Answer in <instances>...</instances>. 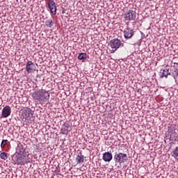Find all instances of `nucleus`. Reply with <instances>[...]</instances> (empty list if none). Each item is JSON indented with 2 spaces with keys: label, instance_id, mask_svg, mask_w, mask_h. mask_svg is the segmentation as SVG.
<instances>
[{
  "label": "nucleus",
  "instance_id": "obj_1",
  "mask_svg": "<svg viewBox=\"0 0 178 178\" xmlns=\"http://www.w3.org/2000/svg\"><path fill=\"white\" fill-rule=\"evenodd\" d=\"M32 98L35 102H45L47 99H49V93L44 89H40L32 93Z\"/></svg>",
  "mask_w": 178,
  "mask_h": 178
},
{
  "label": "nucleus",
  "instance_id": "obj_2",
  "mask_svg": "<svg viewBox=\"0 0 178 178\" xmlns=\"http://www.w3.org/2000/svg\"><path fill=\"white\" fill-rule=\"evenodd\" d=\"M31 162V159L29 157V154H17L15 159L17 165H23L24 163H29Z\"/></svg>",
  "mask_w": 178,
  "mask_h": 178
},
{
  "label": "nucleus",
  "instance_id": "obj_3",
  "mask_svg": "<svg viewBox=\"0 0 178 178\" xmlns=\"http://www.w3.org/2000/svg\"><path fill=\"white\" fill-rule=\"evenodd\" d=\"M108 45L113 49V52H111V54H113L115 51H118L120 47H124V44L122 43V40L118 38L111 40Z\"/></svg>",
  "mask_w": 178,
  "mask_h": 178
},
{
  "label": "nucleus",
  "instance_id": "obj_4",
  "mask_svg": "<svg viewBox=\"0 0 178 178\" xmlns=\"http://www.w3.org/2000/svg\"><path fill=\"white\" fill-rule=\"evenodd\" d=\"M34 114H33V111L30 108H26L22 109V116L25 120L28 122H33L34 120Z\"/></svg>",
  "mask_w": 178,
  "mask_h": 178
},
{
  "label": "nucleus",
  "instance_id": "obj_5",
  "mask_svg": "<svg viewBox=\"0 0 178 178\" xmlns=\"http://www.w3.org/2000/svg\"><path fill=\"white\" fill-rule=\"evenodd\" d=\"M128 157L127 154L122 152H115L114 155V161L115 163H124V162H127Z\"/></svg>",
  "mask_w": 178,
  "mask_h": 178
},
{
  "label": "nucleus",
  "instance_id": "obj_6",
  "mask_svg": "<svg viewBox=\"0 0 178 178\" xmlns=\"http://www.w3.org/2000/svg\"><path fill=\"white\" fill-rule=\"evenodd\" d=\"M136 10H129L124 15V20L128 23L129 22H134V20H136Z\"/></svg>",
  "mask_w": 178,
  "mask_h": 178
},
{
  "label": "nucleus",
  "instance_id": "obj_7",
  "mask_svg": "<svg viewBox=\"0 0 178 178\" xmlns=\"http://www.w3.org/2000/svg\"><path fill=\"white\" fill-rule=\"evenodd\" d=\"M124 38L125 40H130L133 38V36L134 35V30L131 29V28L127 26L124 30Z\"/></svg>",
  "mask_w": 178,
  "mask_h": 178
},
{
  "label": "nucleus",
  "instance_id": "obj_8",
  "mask_svg": "<svg viewBox=\"0 0 178 178\" xmlns=\"http://www.w3.org/2000/svg\"><path fill=\"white\" fill-rule=\"evenodd\" d=\"M168 133H170V137H172V138H177L178 129L176 128V125H171L168 128Z\"/></svg>",
  "mask_w": 178,
  "mask_h": 178
},
{
  "label": "nucleus",
  "instance_id": "obj_9",
  "mask_svg": "<svg viewBox=\"0 0 178 178\" xmlns=\"http://www.w3.org/2000/svg\"><path fill=\"white\" fill-rule=\"evenodd\" d=\"M48 8L52 15H56V3L55 1L50 0L48 2Z\"/></svg>",
  "mask_w": 178,
  "mask_h": 178
},
{
  "label": "nucleus",
  "instance_id": "obj_10",
  "mask_svg": "<svg viewBox=\"0 0 178 178\" xmlns=\"http://www.w3.org/2000/svg\"><path fill=\"white\" fill-rule=\"evenodd\" d=\"M26 70L28 73H33L35 72V65L33 61H28L26 66Z\"/></svg>",
  "mask_w": 178,
  "mask_h": 178
},
{
  "label": "nucleus",
  "instance_id": "obj_11",
  "mask_svg": "<svg viewBox=\"0 0 178 178\" xmlns=\"http://www.w3.org/2000/svg\"><path fill=\"white\" fill-rule=\"evenodd\" d=\"M16 152L17 155H25L26 154H29V152H26V149L22 143L17 145Z\"/></svg>",
  "mask_w": 178,
  "mask_h": 178
},
{
  "label": "nucleus",
  "instance_id": "obj_12",
  "mask_svg": "<svg viewBox=\"0 0 178 178\" xmlns=\"http://www.w3.org/2000/svg\"><path fill=\"white\" fill-rule=\"evenodd\" d=\"M10 113H12V109L10 108V106H6L2 110V118H9V116H10Z\"/></svg>",
  "mask_w": 178,
  "mask_h": 178
},
{
  "label": "nucleus",
  "instance_id": "obj_13",
  "mask_svg": "<svg viewBox=\"0 0 178 178\" xmlns=\"http://www.w3.org/2000/svg\"><path fill=\"white\" fill-rule=\"evenodd\" d=\"M61 131L63 134H69L70 131H72V128L70 127V124L69 123H64L63 125V128L61 129Z\"/></svg>",
  "mask_w": 178,
  "mask_h": 178
},
{
  "label": "nucleus",
  "instance_id": "obj_14",
  "mask_svg": "<svg viewBox=\"0 0 178 178\" xmlns=\"http://www.w3.org/2000/svg\"><path fill=\"white\" fill-rule=\"evenodd\" d=\"M113 158L112 153L109 152H106L103 154L102 159L104 162H111Z\"/></svg>",
  "mask_w": 178,
  "mask_h": 178
},
{
  "label": "nucleus",
  "instance_id": "obj_15",
  "mask_svg": "<svg viewBox=\"0 0 178 178\" xmlns=\"http://www.w3.org/2000/svg\"><path fill=\"white\" fill-rule=\"evenodd\" d=\"M160 79H163V77H165V79H168V76H170V72H169V69L165 68L164 70H161L159 72Z\"/></svg>",
  "mask_w": 178,
  "mask_h": 178
},
{
  "label": "nucleus",
  "instance_id": "obj_16",
  "mask_svg": "<svg viewBox=\"0 0 178 178\" xmlns=\"http://www.w3.org/2000/svg\"><path fill=\"white\" fill-rule=\"evenodd\" d=\"M76 163H83L84 162V156L83 154L77 155L76 158Z\"/></svg>",
  "mask_w": 178,
  "mask_h": 178
},
{
  "label": "nucleus",
  "instance_id": "obj_17",
  "mask_svg": "<svg viewBox=\"0 0 178 178\" xmlns=\"http://www.w3.org/2000/svg\"><path fill=\"white\" fill-rule=\"evenodd\" d=\"M54 24V21H52V19H48L45 22V26L46 27H49V29L52 28Z\"/></svg>",
  "mask_w": 178,
  "mask_h": 178
},
{
  "label": "nucleus",
  "instance_id": "obj_18",
  "mask_svg": "<svg viewBox=\"0 0 178 178\" xmlns=\"http://www.w3.org/2000/svg\"><path fill=\"white\" fill-rule=\"evenodd\" d=\"M79 60H83L87 59V54L86 53H79L78 56Z\"/></svg>",
  "mask_w": 178,
  "mask_h": 178
},
{
  "label": "nucleus",
  "instance_id": "obj_19",
  "mask_svg": "<svg viewBox=\"0 0 178 178\" xmlns=\"http://www.w3.org/2000/svg\"><path fill=\"white\" fill-rule=\"evenodd\" d=\"M172 156H173V158H175V159H177V158H178V146H177V147L172 150Z\"/></svg>",
  "mask_w": 178,
  "mask_h": 178
},
{
  "label": "nucleus",
  "instance_id": "obj_20",
  "mask_svg": "<svg viewBox=\"0 0 178 178\" xmlns=\"http://www.w3.org/2000/svg\"><path fill=\"white\" fill-rule=\"evenodd\" d=\"M0 158L4 161H6V159H8V154L6 152H1L0 154Z\"/></svg>",
  "mask_w": 178,
  "mask_h": 178
},
{
  "label": "nucleus",
  "instance_id": "obj_21",
  "mask_svg": "<svg viewBox=\"0 0 178 178\" xmlns=\"http://www.w3.org/2000/svg\"><path fill=\"white\" fill-rule=\"evenodd\" d=\"M8 143V140H3L1 143V148L3 149L5 148V145H6Z\"/></svg>",
  "mask_w": 178,
  "mask_h": 178
},
{
  "label": "nucleus",
  "instance_id": "obj_22",
  "mask_svg": "<svg viewBox=\"0 0 178 178\" xmlns=\"http://www.w3.org/2000/svg\"><path fill=\"white\" fill-rule=\"evenodd\" d=\"M173 67L175 69V72L178 71V63L174 62Z\"/></svg>",
  "mask_w": 178,
  "mask_h": 178
},
{
  "label": "nucleus",
  "instance_id": "obj_23",
  "mask_svg": "<svg viewBox=\"0 0 178 178\" xmlns=\"http://www.w3.org/2000/svg\"><path fill=\"white\" fill-rule=\"evenodd\" d=\"M65 10H65V8H63V9H62V13H63V14H65Z\"/></svg>",
  "mask_w": 178,
  "mask_h": 178
},
{
  "label": "nucleus",
  "instance_id": "obj_24",
  "mask_svg": "<svg viewBox=\"0 0 178 178\" xmlns=\"http://www.w3.org/2000/svg\"><path fill=\"white\" fill-rule=\"evenodd\" d=\"M141 35H144V33H141Z\"/></svg>",
  "mask_w": 178,
  "mask_h": 178
}]
</instances>
